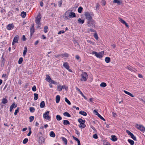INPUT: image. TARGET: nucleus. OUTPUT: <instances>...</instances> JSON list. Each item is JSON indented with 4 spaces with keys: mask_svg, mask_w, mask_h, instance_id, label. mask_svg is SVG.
Returning <instances> with one entry per match:
<instances>
[{
    "mask_svg": "<svg viewBox=\"0 0 145 145\" xmlns=\"http://www.w3.org/2000/svg\"><path fill=\"white\" fill-rule=\"evenodd\" d=\"M78 122L80 123L79 127L82 128H83L85 127L86 125L84 124L85 120L82 119L80 118L78 120Z\"/></svg>",
    "mask_w": 145,
    "mask_h": 145,
    "instance_id": "1",
    "label": "nucleus"
},
{
    "mask_svg": "<svg viewBox=\"0 0 145 145\" xmlns=\"http://www.w3.org/2000/svg\"><path fill=\"white\" fill-rule=\"evenodd\" d=\"M81 81H86L88 78V75L86 72H82V74L81 75Z\"/></svg>",
    "mask_w": 145,
    "mask_h": 145,
    "instance_id": "2",
    "label": "nucleus"
},
{
    "mask_svg": "<svg viewBox=\"0 0 145 145\" xmlns=\"http://www.w3.org/2000/svg\"><path fill=\"white\" fill-rule=\"evenodd\" d=\"M88 26L91 27H93L95 26V21L93 19L90 20H88L87 22Z\"/></svg>",
    "mask_w": 145,
    "mask_h": 145,
    "instance_id": "3",
    "label": "nucleus"
},
{
    "mask_svg": "<svg viewBox=\"0 0 145 145\" xmlns=\"http://www.w3.org/2000/svg\"><path fill=\"white\" fill-rule=\"evenodd\" d=\"M103 54V52L98 53L97 52L93 51L92 52V54H95L96 57L100 58L102 57Z\"/></svg>",
    "mask_w": 145,
    "mask_h": 145,
    "instance_id": "4",
    "label": "nucleus"
},
{
    "mask_svg": "<svg viewBox=\"0 0 145 145\" xmlns=\"http://www.w3.org/2000/svg\"><path fill=\"white\" fill-rule=\"evenodd\" d=\"M41 19L40 15V14L38 15L37 17L36 18L35 22L38 25V27H40V21Z\"/></svg>",
    "mask_w": 145,
    "mask_h": 145,
    "instance_id": "5",
    "label": "nucleus"
},
{
    "mask_svg": "<svg viewBox=\"0 0 145 145\" xmlns=\"http://www.w3.org/2000/svg\"><path fill=\"white\" fill-rule=\"evenodd\" d=\"M50 113L49 111H48L45 112L43 115V117L44 119L48 120H50L51 117L49 115Z\"/></svg>",
    "mask_w": 145,
    "mask_h": 145,
    "instance_id": "6",
    "label": "nucleus"
},
{
    "mask_svg": "<svg viewBox=\"0 0 145 145\" xmlns=\"http://www.w3.org/2000/svg\"><path fill=\"white\" fill-rule=\"evenodd\" d=\"M136 127L143 132L145 131V127L141 125H138V124H136Z\"/></svg>",
    "mask_w": 145,
    "mask_h": 145,
    "instance_id": "7",
    "label": "nucleus"
},
{
    "mask_svg": "<svg viewBox=\"0 0 145 145\" xmlns=\"http://www.w3.org/2000/svg\"><path fill=\"white\" fill-rule=\"evenodd\" d=\"M126 132L128 134V135H129L131 136V137L133 140H137L136 138V137L131 132L129 131L128 130H127L126 131Z\"/></svg>",
    "mask_w": 145,
    "mask_h": 145,
    "instance_id": "8",
    "label": "nucleus"
},
{
    "mask_svg": "<svg viewBox=\"0 0 145 145\" xmlns=\"http://www.w3.org/2000/svg\"><path fill=\"white\" fill-rule=\"evenodd\" d=\"M85 16L86 19H87L88 21L93 19L92 17L91 16L90 14L88 12L86 13Z\"/></svg>",
    "mask_w": 145,
    "mask_h": 145,
    "instance_id": "9",
    "label": "nucleus"
},
{
    "mask_svg": "<svg viewBox=\"0 0 145 145\" xmlns=\"http://www.w3.org/2000/svg\"><path fill=\"white\" fill-rule=\"evenodd\" d=\"M63 66L69 71L72 72V70L69 69V66L68 63L67 62H64L63 64Z\"/></svg>",
    "mask_w": 145,
    "mask_h": 145,
    "instance_id": "10",
    "label": "nucleus"
},
{
    "mask_svg": "<svg viewBox=\"0 0 145 145\" xmlns=\"http://www.w3.org/2000/svg\"><path fill=\"white\" fill-rule=\"evenodd\" d=\"M19 39L18 36L16 35L14 38L12 42V45H13L15 43H18V40Z\"/></svg>",
    "mask_w": 145,
    "mask_h": 145,
    "instance_id": "11",
    "label": "nucleus"
},
{
    "mask_svg": "<svg viewBox=\"0 0 145 145\" xmlns=\"http://www.w3.org/2000/svg\"><path fill=\"white\" fill-rule=\"evenodd\" d=\"M14 27V26L12 24H9L6 27L7 29L8 30H10Z\"/></svg>",
    "mask_w": 145,
    "mask_h": 145,
    "instance_id": "12",
    "label": "nucleus"
},
{
    "mask_svg": "<svg viewBox=\"0 0 145 145\" xmlns=\"http://www.w3.org/2000/svg\"><path fill=\"white\" fill-rule=\"evenodd\" d=\"M38 141L39 143L42 144L44 141V139L42 137H40L39 138Z\"/></svg>",
    "mask_w": 145,
    "mask_h": 145,
    "instance_id": "13",
    "label": "nucleus"
},
{
    "mask_svg": "<svg viewBox=\"0 0 145 145\" xmlns=\"http://www.w3.org/2000/svg\"><path fill=\"white\" fill-rule=\"evenodd\" d=\"M69 16L70 18H73L76 17L75 13L73 12H70Z\"/></svg>",
    "mask_w": 145,
    "mask_h": 145,
    "instance_id": "14",
    "label": "nucleus"
},
{
    "mask_svg": "<svg viewBox=\"0 0 145 145\" xmlns=\"http://www.w3.org/2000/svg\"><path fill=\"white\" fill-rule=\"evenodd\" d=\"M111 137L112 138L111 139V140H112L113 141H115L117 140V138L115 135H112L111 136Z\"/></svg>",
    "mask_w": 145,
    "mask_h": 145,
    "instance_id": "15",
    "label": "nucleus"
},
{
    "mask_svg": "<svg viewBox=\"0 0 145 145\" xmlns=\"http://www.w3.org/2000/svg\"><path fill=\"white\" fill-rule=\"evenodd\" d=\"M56 103H58L60 100V97L59 95H57L56 97Z\"/></svg>",
    "mask_w": 145,
    "mask_h": 145,
    "instance_id": "16",
    "label": "nucleus"
},
{
    "mask_svg": "<svg viewBox=\"0 0 145 145\" xmlns=\"http://www.w3.org/2000/svg\"><path fill=\"white\" fill-rule=\"evenodd\" d=\"M35 32V28H30V36L31 37L33 33Z\"/></svg>",
    "mask_w": 145,
    "mask_h": 145,
    "instance_id": "17",
    "label": "nucleus"
},
{
    "mask_svg": "<svg viewBox=\"0 0 145 145\" xmlns=\"http://www.w3.org/2000/svg\"><path fill=\"white\" fill-rule=\"evenodd\" d=\"M123 91L125 93L129 95L132 97H134V96L132 93H129V92H128L125 90Z\"/></svg>",
    "mask_w": 145,
    "mask_h": 145,
    "instance_id": "18",
    "label": "nucleus"
},
{
    "mask_svg": "<svg viewBox=\"0 0 145 145\" xmlns=\"http://www.w3.org/2000/svg\"><path fill=\"white\" fill-rule=\"evenodd\" d=\"M79 113L80 114L85 116H86L87 115V114L86 113L83 111H80L79 112Z\"/></svg>",
    "mask_w": 145,
    "mask_h": 145,
    "instance_id": "19",
    "label": "nucleus"
},
{
    "mask_svg": "<svg viewBox=\"0 0 145 145\" xmlns=\"http://www.w3.org/2000/svg\"><path fill=\"white\" fill-rule=\"evenodd\" d=\"M63 124L65 125H70V123L67 120H63Z\"/></svg>",
    "mask_w": 145,
    "mask_h": 145,
    "instance_id": "20",
    "label": "nucleus"
},
{
    "mask_svg": "<svg viewBox=\"0 0 145 145\" xmlns=\"http://www.w3.org/2000/svg\"><path fill=\"white\" fill-rule=\"evenodd\" d=\"M24 51L23 53V56H25V55H26V53L27 51V47L25 46L24 48Z\"/></svg>",
    "mask_w": 145,
    "mask_h": 145,
    "instance_id": "21",
    "label": "nucleus"
},
{
    "mask_svg": "<svg viewBox=\"0 0 145 145\" xmlns=\"http://www.w3.org/2000/svg\"><path fill=\"white\" fill-rule=\"evenodd\" d=\"M8 102L7 100L5 98H3L2 99L1 103L3 104L7 103Z\"/></svg>",
    "mask_w": 145,
    "mask_h": 145,
    "instance_id": "22",
    "label": "nucleus"
},
{
    "mask_svg": "<svg viewBox=\"0 0 145 145\" xmlns=\"http://www.w3.org/2000/svg\"><path fill=\"white\" fill-rule=\"evenodd\" d=\"M105 61L106 63H108L110 61V59L109 57H106L105 59Z\"/></svg>",
    "mask_w": 145,
    "mask_h": 145,
    "instance_id": "23",
    "label": "nucleus"
},
{
    "mask_svg": "<svg viewBox=\"0 0 145 145\" xmlns=\"http://www.w3.org/2000/svg\"><path fill=\"white\" fill-rule=\"evenodd\" d=\"M45 102L44 101H42L41 102L40 105V107L41 108H43L44 107Z\"/></svg>",
    "mask_w": 145,
    "mask_h": 145,
    "instance_id": "24",
    "label": "nucleus"
},
{
    "mask_svg": "<svg viewBox=\"0 0 145 145\" xmlns=\"http://www.w3.org/2000/svg\"><path fill=\"white\" fill-rule=\"evenodd\" d=\"M63 114L64 116H67L69 117H71V116L70 114L67 112H64Z\"/></svg>",
    "mask_w": 145,
    "mask_h": 145,
    "instance_id": "25",
    "label": "nucleus"
},
{
    "mask_svg": "<svg viewBox=\"0 0 145 145\" xmlns=\"http://www.w3.org/2000/svg\"><path fill=\"white\" fill-rule=\"evenodd\" d=\"M34 100H36L38 98V95L37 93H35L34 94Z\"/></svg>",
    "mask_w": 145,
    "mask_h": 145,
    "instance_id": "26",
    "label": "nucleus"
},
{
    "mask_svg": "<svg viewBox=\"0 0 145 145\" xmlns=\"http://www.w3.org/2000/svg\"><path fill=\"white\" fill-rule=\"evenodd\" d=\"M50 137H55V135L53 131H51L50 133Z\"/></svg>",
    "mask_w": 145,
    "mask_h": 145,
    "instance_id": "27",
    "label": "nucleus"
},
{
    "mask_svg": "<svg viewBox=\"0 0 145 145\" xmlns=\"http://www.w3.org/2000/svg\"><path fill=\"white\" fill-rule=\"evenodd\" d=\"M61 55V56L66 57H68L69 56V54L66 53H65L63 54H62Z\"/></svg>",
    "mask_w": 145,
    "mask_h": 145,
    "instance_id": "28",
    "label": "nucleus"
},
{
    "mask_svg": "<svg viewBox=\"0 0 145 145\" xmlns=\"http://www.w3.org/2000/svg\"><path fill=\"white\" fill-rule=\"evenodd\" d=\"M56 118L57 121H60L62 120V117L59 115H57L56 116Z\"/></svg>",
    "mask_w": 145,
    "mask_h": 145,
    "instance_id": "29",
    "label": "nucleus"
},
{
    "mask_svg": "<svg viewBox=\"0 0 145 145\" xmlns=\"http://www.w3.org/2000/svg\"><path fill=\"white\" fill-rule=\"evenodd\" d=\"M26 15V13L25 12L23 11L21 12V15L23 18H24L25 17Z\"/></svg>",
    "mask_w": 145,
    "mask_h": 145,
    "instance_id": "30",
    "label": "nucleus"
},
{
    "mask_svg": "<svg viewBox=\"0 0 145 145\" xmlns=\"http://www.w3.org/2000/svg\"><path fill=\"white\" fill-rule=\"evenodd\" d=\"M128 141L131 145H133L134 144V142L132 140L129 139L128 140Z\"/></svg>",
    "mask_w": 145,
    "mask_h": 145,
    "instance_id": "31",
    "label": "nucleus"
},
{
    "mask_svg": "<svg viewBox=\"0 0 145 145\" xmlns=\"http://www.w3.org/2000/svg\"><path fill=\"white\" fill-rule=\"evenodd\" d=\"M61 138L62 139V140L64 142L65 144H67V139L65 138L64 137H61Z\"/></svg>",
    "mask_w": 145,
    "mask_h": 145,
    "instance_id": "32",
    "label": "nucleus"
},
{
    "mask_svg": "<svg viewBox=\"0 0 145 145\" xmlns=\"http://www.w3.org/2000/svg\"><path fill=\"white\" fill-rule=\"evenodd\" d=\"M78 22L79 23L83 24L84 23V20H82L80 18H79L78 20Z\"/></svg>",
    "mask_w": 145,
    "mask_h": 145,
    "instance_id": "33",
    "label": "nucleus"
},
{
    "mask_svg": "<svg viewBox=\"0 0 145 145\" xmlns=\"http://www.w3.org/2000/svg\"><path fill=\"white\" fill-rule=\"evenodd\" d=\"M63 88V86H60L57 87V90L59 91H61L62 89Z\"/></svg>",
    "mask_w": 145,
    "mask_h": 145,
    "instance_id": "34",
    "label": "nucleus"
},
{
    "mask_svg": "<svg viewBox=\"0 0 145 145\" xmlns=\"http://www.w3.org/2000/svg\"><path fill=\"white\" fill-rule=\"evenodd\" d=\"M83 9V8L82 7H80L78 8V12L79 13H81V12H82V11Z\"/></svg>",
    "mask_w": 145,
    "mask_h": 145,
    "instance_id": "35",
    "label": "nucleus"
},
{
    "mask_svg": "<svg viewBox=\"0 0 145 145\" xmlns=\"http://www.w3.org/2000/svg\"><path fill=\"white\" fill-rule=\"evenodd\" d=\"M114 3H117L118 5H120L121 2L118 0H114L113 1Z\"/></svg>",
    "mask_w": 145,
    "mask_h": 145,
    "instance_id": "36",
    "label": "nucleus"
},
{
    "mask_svg": "<svg viewBox=\"0 0 145 145\" xmlns=\"http://www.w3.org/2000/svg\"><path fill=\"white\" fill-rule=\"evenodd\" d=\"M100 86L103 87H105L106 86V83L105 82H102L100 84Z\"/></svg>",
    "mask_w": 145,
    "mask_h": 145,
    "instance_id": "37",
    "label": "nucleus"
},
{
    "mask_svg": "<svg viewBox=\"0 0 145 145\" xmlns=\"http://www.w3.org/2000/svg\"><path fill=\"white\" fill-rule=\"evenodd\" d=\"M15 105V104L14 103H13L10 106V112H11L12 111V110L13 108Z\"/></svg>",
    "mask_w": 145,
    "mask_h": 145,
    "instance_id": "38",
    "label": "nucleus"
},
{
    "mask_svg": "<svg viewBox=\"0 0 145 145\" xmlns=\"http://www.w3.org/2000/svg\"><path fill=\"white\" fill-rule=\"evenodd\" d=\"M48 82L51 84H56V82L54 80H52L51 79L50 80H48Z\"/></svg>",
    "mask_w": 145,
    "mask_h": 145,
    "instance_id": "39",
    "label": "nucleus"
},
{
    "mask_svg": "<svg viewBox=\"0 0 145 145\" xmlns=\"http://www.w3.org/2000/svg\"><path fill=\"white\" fill-rule=\"evenodd\" d=\"M29 110L31 112H33L35 110V109L34 107H30L29 108Z\"/></svg>",
    "mask_w": 145,
    "mask_h": 145,
    "instance_id": "40",
    "label": "nucleus"
},
{
    "mask_svg": "<svg viewBox=\"0 0 145 145\" xmlns=\"http://www.w3.org/2000/svg\"><path fill=\"white\" fill-rule=\"evenodd\" d=\"M23 61V58L22 57H20L18 60V63L19 64H21Z\"/></svg>",
    "mask_w": 145,
    "mask_h": 145,
    "instance_id": "41",
    "label": "nucleus"
},
{
    "mask_svg": "<svg viewBox=\"0 0 145 145\" xmlns=\"http://www.w3.org/2000/svg\"><path fill=\"white\" fill-rule=\"evenodd\" d=\"M65 101L69 105H70L71 104V102L70 101L67 99V98L65 97Z\"/></svg>",
    "mask_w": 145,
    "mask_h": 145,
    "instance_id": "42",
    "label": "nucleus"
},
{
    "mask_svg": "<svg viewBox=\"0 0 145 145\" xmlns=\"http://www.w3.org/2000/svg\"><path fill=\"white\" fill-rule=\"evenodd\" d=\"M46 80L47 81H48V80H50L51 79L50 76L48 74L46 75Z\"/></svg>",
    "mask_w": 145,
    "mask_h": 145,
    "instance_id": "43",
    "label": "nucleus"
},
{
    "mask_svg": "<svg viewBox=\"0 0 145 145\" xmlns=\"http://www.w3.org/2000/svg\"><path fill=\"white\" fill-rule=\"evenodd\" d=\"M34 118V116H30L29 118V119H30V122H31L33 120Z\"/></svg>",
    "mask_w": 145,
    "mask_h": 145,
    "instance_id": "44",
    "label": "nucleus"
},
{
    "mask_svg": "<svg viewBox=\"0 0 145 145\" xmlns=\"http://www.w3.org/2000/svg\"><path fill=\"white\" fill-rule=\"evenodd\" d=\"M97 116L101 120H103L104 121H105V120L99 114Z\"/></svg>",
    "mask_w": 145,
    "mask_h": 145,
    "instance_id": "45",
    "label": "nucleus"
},
{
    "mask_svg": "<svg viewBox=\"0 0 145 145\" xmlns=\"http://www.w3.org/2000/svg\"><path fill=\"white\" fill-rule=\"evenodd\" d=\"M28 141V139L27 138H25L23 141V143L24 144H26Z\"/></svg>",
    "mask_w": 145,
    "mask_h": 145,
    "instance_id": "46",
    "label": "nucleus"
},
{
    "mask_svg": "<svg viewBox=\"0 0 145 145\" xmlns=\"http://www.w3.org/2000/svg\"><path fill=\"white\" fill-rule=\"evenodd\" d=\"M48 27L47 26H45L44 27V32L45 33H46L48 31Z\"/></svg>",
    "mask_w": 145,
    "mask_h": 145,
    "instance_id": "47",
    "label": "nucleus"
},
{
    "mask_svg": "<svg viewBox=\"0 0 145 145\" xmlns=\"http://www.w3.org/2000/svg\"><path fill=\"white\" fill-rule=\"evenodd\" d=\"M72 137H73V138L74 140H75L76 141H77L78 143L79 142H80V140H79V139L78 138H77L75 137L74 136H72Z\"/></svg>",
    "mask_w": 145,
    "mask_h": 145,
    "instance_id": "48",
    "label": "nucleus"
},
{
    "mask_svg": "<svg viewBox=\"0 0 145 145\" xmlns=\"http://www.w3.org/2000/svg\"><path fill=\"white\" fill-rule=\"evenodd\" d=\"M94 36L96 39L97 40L98 39V35L96 32L94 34Z\"/></svg>",
    "mask_w": 145,
    "mask_h": 145,
    "instance_id": "49",
    "label": "nucleus"
},
{
    "mask_svg": "<svg viewBox=\"0 0 145 145\" xmlns=\"http://www.w3.org/2000/svg\"><path fill=\"white\" fill-rule=\"evenodd\" d=\"M119 20L122 24H123L125 22L121 18H119Z\"/></svg>",
    "mask_w": 145,
    "mask_h": 145,
    "instance_id": "50",
    "label": "nucleus"
},
{
    "mask_svg": "<svg viewBox=\"0 0 145 145\" xmlns=\"http://www.w3.org/2000/svg\"><path fill=\"white\" fill-rule=\"evenodd\" d=\"M19 108H18L17 109L15 110V112L14 113V115H16L19 112Z\"/></svg>",
    "mask_w": 145,
    "mask_h": 145,
    "instance_id": "51",
    "label": "nucleus"
},
{
    "mask_svg": "<svg viewBox=\"0 0 145 145\" xmlns=\"http://www.w3.org/2000/svg\"><path fill=\"white\" fill-rule=\"evenodd\" d=\"M32 89L34 91H36L37 89L35 86H34L33 87Z\"/></svg>",
    "mask_w": 145,
    "mask_h": 145,
    "instance_id": "52",
    "label": "nucleus"
},
{
    "mask_svg": "<svg viewBox=\"0 0 145 145\" xmlns=\"http://www.w3.org/2000/svg\"><path fill=\"white\" fill-rule=\"evenodd\" d=\"M93 113L95 115L98 116L99 114L98 113V112L96 110H94L93 111Z\"/></svg>",
    "mask_w": 145,
    "mask_h": 145,
    "instance_id": "53",
    "label": "nucleus"
},
{
    "mask_svg": "<svg viewBox=\"0 0 145 145\" xmlns=\"http://www.w3.org/2000/svg\"><path fill=\"white\" fill-rule=\"evenodd\" d=\"M93 137L95 139H97L98 138V136L97 134H95L93 136Z\"/></svg>",
    "mask_w": 145,
    "mask_h": 145,
    "instance_id": "54",
    "label": "nucleus"
},
{
    "mask_svg": "<svg viewBox=\"0 0 145 145\" xmlns=\"http://www.w3.org/2000/svg\"><path fill=\"white\" fill-rule=\"evenodd\" d=\"M62 3V1L61 0L60 1L58 2V6L59 7H61Z\"/></svg>",
    "mask_w": 145,
    "mask_h": 145,
    "instance_id": "55",
    "label": "nucleus"
},
{
    "mask_svg": "<svg viewBox=\"0 0 145 145\" xmlns=\"http://www.w3.org/2000/svg\"><path fill=\"white\" fill-rule=\"evenodd\" d=\"M101 3H102V5L103 6L105 5L106 4L105 1L104 0H103L101 1Z\"/></svg>",
    "mask_w": 145,
    "mask_h": 145,
    "instance_id": "56",
    "label": "nucleus"
},
{
    "mask_svg": "<svg viewBox=\"0 0 145 145\" xmlns=\"http://www.w3.org/2000/svg\"><path fill=\"white\" fill-rule=\"evenodd\" d=\"M65 32V31H63V30H62V31H59L58 33V34H61V33H64Z\"/></svg>",
    "mask_w": 145,
    "mask_h": 145,
    "instance_id": "57",
    "label": "nucleus"
},
{
    "mask_svg": "<svg viewBox=\"0 0 145 145\" xmlns=\"http://www.w3.org/2000/svg\"><path fill=\"white\" fill-rule=\"evenodd\" d=\"M75 133L77 134L78 136H79L80 135V133L77 130H75Z\"/></svg>",
    "mask_w": 145,
    "mask_h": 145,
    "instance_id": "58",
    "label": "nucleus"
},
{
    "mask_svg": "<svg viewBox=\"0 0 145 145\" xmlns=\"http://www.w3.org/2000/svg\"><path fill=\"white\" fill-rule=\"evenodd\" d=\"M75 58L78 60H79L80 59V57L78 55H77L76 56Z\"/></svg>",
    "mask_w": 145,
    "mask_h": 145,
    "instance_id": "59",
    "label": "nucleus"
},
{
    "mask_svg": "<svg viewBox=\"0 0 145 145\" xmlns=\"http://www.w3.org/2000/svg\"><path fill=\"white\" fill-rule=\"evenodd\" d=\"M99 5L98 3H97L96 5V9H98L99 7Z\"/></svg>",
    "mask_w": 145,
    "mask_h": 145,
    "instance_id": "60",
    "label": "nucleus"
},
{
    "mask_svg": "<svg viewBox=\"0 0 145 145\" xmlns=\"http://www.w3.org/2000/svg\"><path fill=\"white\" fill-rule=\"evenodd\" d=\"M83 97H84V98L86 100H87V98L86 97H85L84 95V94H83V93H82V92L80 94Z\"/></svg>",
    "mask_w": 145,
    "mask_h": 145,
    "instance_id": "61",
    "label": "nucleus"
},
{
    "mask_svg": "<svg viewBox=\"0 0 145 145\" xmlns=\"http://www.w3.org/2000/svg\"><path fill=\"white\" fill-rule=\"evenodd\" d=\"M127 68L128 69V70L131 71H133V70L132 69V68L131 67L127 66Z\"/></svg>",
    "mask_w": 145,
    "mask_h": 145,
    "instance_id": "62",
    "label": "nucleus"
},
{
    "mask_svg": "<svg viewBox=\"0 0 145 145\" xmlns=\"http://www.w3.org/2000/svg\"><path fill=\"white\" fill-rule=\"evenodd\" d=\"M76 89L79 92V93H80H80L82 92L81 91H80V89L79 88H78V87H76Z\"/></svg>",
    "mask_w": 145,
    "mask_h": 145,
    "instance_id": "63",
    "label": "nucleus"
},
{
    "mask_svg": "<svg viewBox=\"0 0 145 145\" xmlns=\"http://www.w3.org/2000/svg\"><path fill=\"white\" fill-rule=\"evenodd\" d=\"M89 31L92 32H95V33L96 32L95 31L94 29L92 28L90 29H89Z\"/></svg>",
    "mask_w": 145,
    "mask_h": 145,
    "instance_id": "64",
    "label": "nucleus"
}]
</instances>
